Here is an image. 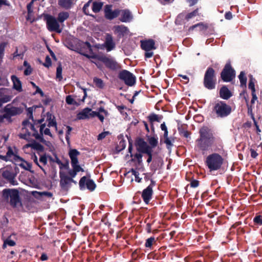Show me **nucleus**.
<instances>
[{
  "instance_id": "6e6552de",
  "label": "nucleus",
  "mask_w": 262,
  "mask_h": 262,
  "mask_svg": "<svg viewBox=\"0 0 262 262\" xmlns=\"http://www.w3.org/2000/svg\"><path fill=\"white\" fill-rule=\"evenodd\" d=\"M141 48L145 51L144 57L145 58H150L154 56L152 50H156L155 41L152 39L141 40Z\"/></svg>"
},
{
  "instance_id": "58836bf2",
  "label": "nucleus",
  "mask_w": 262,
  "mask_h": 262,
  "mask_svg": "<svg viewBox=\"0 0 262 262\" xmlns=\"http://www.w3.org/2000/svg\"><path fill=\"white\" fill-rule=\"evenodd\" d=\"M7 245L11 247L14 246L16 245V243L14 241L11 239L10 237H8L4 241L2 246L3 249H5L7 247Z\"/></svg>"
},
{
  "instance_id": "e2e57ef3",
  "label": "nucleus",
  "mask_w": 262,
  "mask_h": 262,
  "mask_svg": "<svg viewBox=\"0 0 262 262\" xmlns=\"http://www.w3.org/2000/svg\"><path fill=\"white\" fill-rule=\"evenodd\" d=\"M48 126L49 127L53 126L57 128V122L56 120L55 119H53L52 120L48 121Z\"/></svg>"
},
{
  "instance_id": "5701e85b",
  "label": "nucleus",
  "mask_w": 262,
  "mask_h": 262,
  "mask_svg": "<svg viewBox=\"0 0 262 262\" xmlns=\"http://www.w3.org/2000/svg\"><path fill=\"white\" fill-rule=\"evenodd\" d=\"M58 5L66 10L71 9L74 5V0H58Z\"/></svg>"
},
{
  "instance_id": "bb28decb",
  "label": "nucleus",
  "mask_w": 262,
  "mask_h": 262,
  "mask_svg": "<svg viewBox=\"0 0 262 262\" xmlns=\"http://www.w3.org/2000/svg\"><path fill=\"white\" fill-rule=\"evenodd\" d=\"M157 240L158 238H155L154 236H151L150 237L146 239L145 247L149 248L150 250H152L154 249V246L157 245Z\"/></svg>"
},
{
  "instance_id": "0e129e2a",
  "label": "nucleus",
  "mask_w": 262,
  "mask_h": 262,
  "mask_svg": "<svg viewBox=\"0 0 262 262\" xmlns=\"http://www.w3.org/2000/svg\"><path fill=\"white\" fill-rule=\"evenodd\" d=\"M33 3V2H30L27 6V11L28 14H31L33 12L32 6Z\"/></svg>"
},
{
  "instance_id": "de8ad7c7",
  "label": "nucleus",
  "mask_w": 262,
  "mask_h": 262,
  "mask_svg": "<svg viewBox=\"0 0 262 262\" xmlns=\"http://www.w3.org/2000/svg\"><path fill=\"white\" fill-rule=\"evenodd\" d=\"M178 130L179 132V134L181 135L184 137L186 138H190V132L188 131L187 130H185L183 128H178Z\"/></svg>"
},
{
  "instance_id": "2f4dec72",
  "label": "nucleus",
  "mask_w": 262,
  "mask_h": 262,
  "mask_svg": "<svg viewBox=\"0 0 262 262\" xmlns=\"http://www.w3.org/2000/svg\"><path fill=\"white\" fill-rule=\"evenodd\" d=\"M103 3L102 2L95 1L93 2L92 9L93 11L95 13H98L102 9Z\"/></svg>"
},
{
  "instance_id": "c9c22d12",
  "label": "nucleus",
  "mask_w": 262,
  "mask_h": 262,
  "mask_svg": "<svg viewBox=\"0 0 262 262\" xmlns=\"http://www.w3.org/2000/svg\"><path fill=\"white\" fill-rule=\"evenodd\" d=\"M6 156L9 160H10V158L12 157V156H14V159L15 160L17 159L23 160V158L14 154V152L11 147H8V151L6 153Z\"/></svg>"
},
{
  "instance_id": "473e14b6",
  "label": "nucleus",
  "mask_w": 262,
  "mask_h": 262,
  "mask_svg": "<svg viewBox=\"0 0 262 262\" xmlns=\"http://www.w3.org/2000/svg\"><path fill=\"white\" fill-rule=\"evenodd\" d=\"M147 141L149 144V146L151 147V149H152L153 148L156 147L158 144V138L156 136L150 137L147 136Z\"/></svg>"
},
{
  "instance_id": "a211bd4d",
  "label": "nucleus",
  "mask_w": 262,
  "mask_h": 262,
  "mask_svg": "<svg viewBox=\"0 0 262 262\" xmlns=\"http://www.w3.org/2000/svg\"><path fill=\"white\" fill-rule=\"evenodd\" d=\"M102 46L105 48L107 52L113 50L115 48V43L111 34H106L105 41Z\"/></svg>"
},
{
  "instance_id": "13d9d810",
  "label": "nucleus",
  "mask_w": 262,
  "mask_h": 262,
  "mask_svg": "<svg viewBox=\"0 0 262 262\" xmlns=\"http://www.w3.org/2000/svg\"><path fill=\"white\" fill-rule=\"evenodd\" d=\"M110 133L109 132H103L99 134L97 137L98 140H102L106 137V136L109 135Z\"/></svg>"
},
{
  "instance_id": "0eeeda50",
  "label": "nucleus",
  "mask_w": 262,
  "mask_h": 262,
  "mask_svg": "<svg viewBox=\"0 0 262 262\" xmlns=\"http://www.w3.org/2000/svg\"><path fill=\"white\" fill-rule=\"evenodd\" d=\"M135 145L139 152L145 154L148 156L147 162L148 163L151 162L152 159V149H151V147L147 143L143 138L139 137L136 139Z\"/></svg>"
},
{
  "instance_id": "f257e3e1",
  "label": "nucleus",
  "mask_w": 262,
  "mask_h": 262,
  "mask_svg": "<svg viewBox=\"0 0 262 262\" xmlns=\"http://www.w3.org/2000/svg\"><path fill=\"white\" fill-rule=\"evenodd\" d=\"M199 138L196 140V147L203 153L214 146H222V142L220 138L216 137L212 130L207 126L200 128Z\"/></svg>"
},
{
  "instance_id": "4c0bfd02",
  "label": "nucleus",
  "mask_w": 262,
  "mask_h": 262,
  "mask_svg": "<svg viewBox=\"0 0 262 262\" xmlns=\"http://www.w3.org/2000/svg\"><path fill=\"white\" fill-rule=\"evenodd\" d=\"M93 82L95 84L96 86L99 89H103L104 86V83L103 81L97 77H94L93 78Z\"/></svg>"
},
{
  "instance_id": "f03ea898",
  "label": "nucleus",
  "mask_w": 262,
  "mask_h": 262,
  "mask_svg": "<svg viewBox=\"0 0 262 262\" xmlns=\"http://www.w3.org/2000/svg\"><path fill=\"white\" fill-rule=\"evenodd\" d=\"M3 198L9 203L10 205L13 208L23 207L21 199L19 192L16 189L6 188L2 191Z\"/></svg>"
},
{
  "instance_id": "69168bd1",
  "label": "nucleus",
  "mask_w": 262,
  "mask_h": 262,
  "mask_svg": "<svg viewBox=\"0 0 262 262\" xmlns=\"http://www.w3.org/2000/svg\"><path fill=\"white\" fill-rule=\"evenodd\" d=\"M116 107L121 114H123L124 110L126 108V107L124 105H116Z\"/></svg>"
},
{
  "instance_id": "680f3d73",
  "label": "nucleus",
  "mask_w": 262,
  "mask_h": 262,
  "mask_svg": "<svg viewBox=\"0 0 262 262\" xmlns=\"http://www.w3.org/2000/svg\"><path fill=\"white\" fill-rule=\"evenodd\" d=\"M33 161H34V163L43 171V172L45 174H46V172L45 169L41 165H39V164L38 162L37 157L36 155H34Z\"/></svg>"
},
{
  "instance_id": "5fc2aeb1",
  "label": "nucleus",
  "mask_w": 262,
  "mask_h": 262,
  "mask_svg": "<svg viewBox=\"0 0 262 262\" xmlns=\"http://www.w3.org/2000/svg\"><path fill=\"white\" fill-rule=\"evenodd\" d=\"M5 46L6 43L5 42H2L0 44V60L3 57Z\"/></svg>"
},
{
  "instance_id": "ddd939ff",
  "label": "nucleus",
  "mask_w": 262,
  "mask_h": 262,
  "mask_svg": "<svg viewBox=\"0 0 262 262\" xmlns=\"http://www.w3.org/2000/svg\"><path fill=\"white\" fill-rule=\"evenodd\" d=\"M156 185V182L152 179L150 180V184L143 190L141 197L146 204H148L151 200L153 195V187Z\"/></svg>"
},
{
  "instance_id": "c85d7f7f",
  "label": "nucleus",
  "mask_w": 262,
  "mask_h": 262,
  "mask_svg": "<svg viewBox=\"0 0 262 262\" xmlns=\"http://www.w3.org/2000/svg\"><path fill=\"white\" fill-rule=\"evenodd\" d=\"M73 169L69 171L70 178L72 179L75 178L77 173L79 171H84L83 169L80 165H72Z\"/></svg>"
},
{
  "instance_id": "1a4fd4ad",
  "label": "nucleus",
  "mask_w": 262,
  "mask_h": 262,
  "mask_svg": "<svg viewBox=\"0 0 262 262\" xmlns=\"http://www.w3.org/2000/svg\"><path fill=\"white\" fill-rule=\"evenodd\" d=\"M235 71L230 62L227 63L221 73V78L224 82L231 81L235 77Z\"/></svg>"
},
{
  "instance_id": "c756f323",
  "label": "nucleus",
  "mask_w": 262,
  "mask_h": 262,
  "mask_svg": "<svg viewBox=\"0 0 262 262\" xmlns=\"http://www.w3.org/2000/svg\"><path fill=\"white\" fill-rule=\"evenodd\" d=\"M115 31L119 35L123 36L127 33L128 31L127 27L124 25H119L114 27Z\"/></svg>"
},
{
  "instance_id": "39448f33",
  "label": "nucleus",
  "mask_w": 262,
  "mask_h": 262,
  "mask_svg": "<svg viewBox=\"0 0 262 262\" xmlns=\"http://www.w3.org/2000/svg\"><path fill=\"white\" fill-rule=\"evenodd\" d=\"M89 58L97 59L103 62L105 67L113 71H116L121 68V65L117 62L113 58L108 57L105 55H93L90 56L85 55Z\"/></svg>"
},
{
  "instance_id": "a18cd8bd",
  "label": "nucleus",
  "mask_w": 262,
  "mask_h": 262,
  "mask_svg": "<svg viewBox=\"0 0 262 262\" xmlns=\"http://www.w3.org/2000/svg\"><path fill=\"white\" fill-rule=\"evenodd\" d=\"M66 101L69 105H78L77 102L73 99L71 95H68L66 97Z\"/></svg>"
},
{
  "instance_id": "20e7f679",
  "label": "nucleus",
  "mask_w": 262,
  "mask_h": 262,
  "mask_svg": "<svg viewBox=\"0 0 262 262\" xmlns=\"http://www.w3.org/2000/svg\"><path fill=\"white\" fill-rule=\"evenodd\" d=\"M232 112V107L224 101L218 100L213 104L212 114L216 118L223 119Z\"/></svg>"
},
{
  "instance_id": "49530a36",
  "label": "nucleus",
  "mask_w": 262,
  "mask_h": 262,
  "mask_svg": "<svg viewBox=\"0 0 262 262\" xmlns=\"http://www.w3.org/2000/svg\"><path fill=\"white\" fill-rule=\"evenodd\" d=\"M31 84L34 88L36 89V91L35 92L34 94H39L40 96L42 97L44 96V93L43 91L39 86L36 85L34 82H31Z\"/></svg>"
},
{
  "instance_id": "aec40b11",
  "label": "nucleus",
  "mask_w": 262,
  "mask_h": 262,
  "mask_svg": "<svg viewBox=\"0 0 262 262\" xmlns=\"http://www.w3.org/2000/svg\"><path fill=\"white\" fill-rule=\"evenodd\" d=\"M80 154V152L76 149H71L69 150V155L71 160L72 165H79L78 164V156Z\"/></svg>"
},
{
  "instance_id": "cd10ccee",
  "label": "nucleus",
  "mask_w": 262,
  "mask_h": 262,
  "mask_svg": "<svg viewBox=\"0 0 262 262\" xmlns=\"http://www.w3.org/2000/svg\"><path fill=\"white\" fill-rule=\"evenodd\" d=\"M26 146L31 147L32 149H35L39 152H43L44 151V147L43 145L34 140H33L32 143L27 144Z\"/></svg>"
},
{
  "instance_id": "2eb2a0df",
  "label": "nucleus",
  "mask_w": 262,
  "mask_h": 262,
  "mask_svg": "<svg viewBox=\"0 0 262 262\" xmlns=\"http://www.w3.org/2000/svg\"><path fill=\"white\" fill-rule=\"evenodd\" d=\"M79 185L80 190H83L86 188L91 191L94 190L96 187L94 181L93 180L87 179L86 176H83L80 179Z\"/></svg>"
},
{
  "instance_id": "b1692460",
  "label": "nucleus",
  "mask_w": 262,
  "mask_h": 262,
  "mask_svg": "<svg viewBox=\"0 0 262 262\" xmlns=\"http://www.w3.org/2000/svg\"><path fill=\"white\" fill-rule=\"evenodd\" d=\"M11 80L13 82V88L17 91L20 92L23 91L21 82L19 78L15 75H12L11 77Z\"/></svg>"
},
{
  "instance_id": "774afa93",
  "label": "nucleus",
  "mask_w": 262,
  "mask_h": 262,
  "mask_svg": "<svg viewBox=\"0 0 262 262\" xmlns=\"http://www.w3.org/2000/svg\"><path fill=\"white\" fill-rule=\"evenodd\" d=\"M31 123L28 120H24L22 122V125L23 126L22 130L26 128L27 126H29Z\"/></svg>"
},
{
  "instance_id": "f8f14e48",
  "label": "nucleus",
  "mask_w": 262,
  "mask_h": 262,
  "mask_svg": "<svg viewBox=\"0 0 262 262\" xmlns=\"http://www.w3.org/2000/svg\"><path fill=\"white\" fill-rule=\"evenodd\" d=\"M118 78L128 86H132L136 83V77L129 71L123 70L118 74Z\"/></svg>"
},
{
  "instance_id": "ea45409f",
  "label": "nucleus",
  "mask_w": 262,
  "mask_h": 262,
  "mask_svg": "<svg viewBox=\"0 0 262 262\" xmlns=\"http://www.w3.org/2000/svg\"><path fill=\"white\" fill-rule=\"evenodd\" d=\"M23 162L19 164V166L25 170L31 171V169L32 168V164L25 161L23 159V160H20Z\"/></svg>"
},
{
  "instance_id": "7c9ffc66",
  "label": "nucleus",
  "mask_w": 262,
  "mask_h": 262,
  "mask_svg": "<svg viewBox=\"0 0 262 262\" xmlns=\"http://www.w3.org/2000/svg\"><path fill=\"white\" fill-rule=\"evenodd\" d=\"M43 129H41V128H39L40 133L38 134L37 130L35 133H33L32 134V136L34 137L36 140H38L40 142L42 143H46L47 141L45 140L43 138Z\"/></svg>"
},
{
  "instance_id": "338daca9",
  "label": "nucleus",
  "mask_w": 262,
  "mask_h": 262,
  "mask_svg": "<svg viewBox=\"0 0 262 262\" xmlns=\"http://www.w3.org/2000/svg\"><path fill=\"white\" fill-rule=\"evenodd\" d=\"M24 75L28 76L31 74L32 73V68L30 66H29L24 71Z\"/></svg>"
},
{
  "instance_id": "7ed1b4c3",
  "label": "nucleus",
  "mask_w": 262,
  "mask_h": 262,
  "mask_svg": "<svg viewBox=\"0 0 262 262\" xmlns=\"http://www.w3.org/2000/svg\"><path fill=\"white\" fill-rule=\"evenodd\" d=\"M224 158L221 155L213 152L207 156L204 163L209 171L212 172L220 170L224 163Z\"/></svg>"
},
{
  "instance_id": "6e6d98bb",
  "label": "nucleus",
  "mask_w": 262,
  "mask_h": 262,
  "mask_svg": "<svg viewBox=\"0 0 262 262\" xmlns=\"http://www.w3.org/2000/svg\"><path fill=\"white\" fill-rule=\"evenodd\" d=\"M48 159V156L46 154L42 155L39 158V162L42 163L44 165L47 164V159Z\"/></svg>"
},
{
  "instance_id": "a878e982",
  "label": "nucleus",
  "mask_w": 262,
  "mask_h": 262,
  "mask_svg": "<svg viewBox=\"0 0 262 262\" xmlns=\"http://www.w3.org/2000/svg\"><path fill=\"white\" fill-rule=\"evenodd\" d=\"M149 121L152 124L154 122H160L161 120L163 118V116L162 115H158L154 113L151 114L148 117ZM151 130L153 132H155V128L153 126V124L151 125Z\"/></svg>"
},
{
  "instance_id": "3c124183",
  "label": "nucleus",
  "mask_w": 262,
  "mask_h": 262,
  "mask_svg": "<svg viewBox=\"0 0 262 262\" xmlns=\"http://www.w3.org/2000/svg\"><path fill=\"white\" fill-rule=\"evenodd\" d=\"M33 107H30L27 109V116H28L29 118L31 119L32 121H34L33 116Z\"/></svg>"
},
{
  "instance_id": "f3484780",
  "label": "nucleus",
  "mask_w": 262,
  "mask_h": 262,
  "mask_svg": "<svg viewBox=\"0 0 262 262\" xmlns=\"http://www.w3.org/2000/svg\"><path fill=\"white\" fill-rule=\"evenodd\" d=\"M60 186L63 189L67 190L70 188L71 183L77 184V182L73 179L68 176L62 174L61 172H60Z\"/></svg>"
},
{
  "instance_id": "e433bc0d",
  "label": "nucleus",
  "mask_w": 262,
  "mask_h": 262,
  "mask_svg": "<svg viewBox=\"0 0 262 262\" xmlns=\"http://www.w3.org/2000/svg\"><path fill=\"white\" fill-rule=\"evenodd\" d=\"M238 78L240 81L241 85L246 86L247 83V77L246 76V74L244 71H241L239 75H238Z\"/></svg>"
},
{
  "instance_id": "393cba45",
  "label": "nucleus",
  "mask_w": 262,
  "mask_h": 262,
  "mask_svg": "<svg viewBox=\"0 0 262 262\" xmlns=\"http://www.w3.org/2000/svg\"><path fill=\"white\" fill-rule=\"evenodd\" d=\"M91 112V109L86 107L78 113L77 115V119L78 120H83L89 118V114Z\"/></svg>"
},
{
  "instance_id": "bf43d9fd",
  "label": "nucleus",
  "mask_w": 262,
  "mask_h": 262,
  "mask_svg": "<svg viewBox=\"0 0 262 262\" xmlns=\"http://www.w3.org/2000/svg\"><path fill=\"white\" fill-rule=\"evenodd\" d=\"M164 143L166 144L167 148H169L173 145L171 140L169 139L168 137L164 138Z\"/></svg>"
},
{
  "instance_id": "412c9836",
  "label": "nucleus",
  "mask_w": 262,
  "mask_h": 262,
  "mask_svg": "<svg viewBox=\"0 0 262 262\" xmlns=\"http://www.w3.org/2000/svg\"><path fill=\"white\" fill-rule=\"evenodd\" d=\"M219 95L223 99L228 100L232 96V93L226 85H223L220 90Z\"/></svg>"
},
{
  "instance_id": "6ab92c4d",
  "label": "nucleus",
  "mask_w": 262,
  "mask_h": 262,
  "mask_svg": "<svg viewBox=\"0 0 262 262\" xmlns=\"http://www.w3.org/2000/svg\"><path fill=\"white\" fill-rule=\"evenodd\" d=\"M128 143H129L128 148V152L130 154L131 157H134V158H132L131 161L133 162H135V160H136L137 161L139 165L141 164V163H142V158L143 156L142 155V153H141V152L136 153L134 155H133L132 153V150H133L132 141L131 140H128Z\"/></svg>"
},
{
  "instance_id": "72a5a7b5",
  "label": "nucleus",
  "mask_w": 262,
  "mask_h": 262,
  "mask_svg": "<svg viewBox=\"0 0 262 262\" xmlns=\"http://www.w3.org/2000/svg\"><path fill=\"white\" fill-rule=\"evenodd\" d=\"M70 16V14L67 11H62L58 13L57 20L59 23H62L67 20Z\"/></svg>"
},
{
  "instance_id": "a19ab883",
  "label": "nucleus",
  "mask_w": 262,
  "mask_h": 262,
  "mask_svg": "<svg viewBox=\"0 0 262 262\" xmlns=\"http://www.w3.org/2000/svg\"><path fill=\"white\" fill-rule=\"evenodd\" d=\"M56 163L59 166V168L62 169L63 168L67 169L69 167V162L67 161L66 163H62L59 158H56Z\"/></svg>"
},
{
  "instance_id": "4d7b16f0",
  "label": "nucleus",
  "mask_w": 262,
  "mask_h": 262,
  "mask_svg": "<svg viewBox=\"0 0 262 262\" xmlns=\"http://www.w3.org/2000/svg\"><path fill=\"white\" fill-rule=\"evenodd\" d=\"M11 97L8 95H5L0 98V101L2 103H6L11 100Z\"/></svg>"
},
{
  "instance_id": "9b49d317",
  "label": "nucleus",
  "mask_w": 262,
  "mask_h": 262,
  "mask_svg": "<svg viewBox=\"0 0 262 262\" xmlns=\"http://www.w3.org/2000/svg\"><path fill=\"white\" fill-rule=\"evenodd\" d=\"M45 20L46 21L47 28L49 31L55 32L58 33L61 32L62 30L60 28L58 21L53 16L46 14L45 15Z\"/></svg>"
},
{
  "instance_id": "864d4df0",
  "label": "nucleus",
  "mask_w": 262,
  "mask_h": 262,
  "mask_svg": "<svg viewBox=\"0 0 262 262\" xmlns=\"http://www.w3.org/2000/svg\"><path fill=\"white\" fill-rule=\"evenodd\" d=\"M200 182L196 180H192L189 184L187 187L190 186L192 188H196L199 186Z\"/></svg>"
},
{
  "instance_id": "37998d69",
  "label": "nucleus",
  "mask_w": 262,
  "mask_h": 262,
  "mask_svg": "<svg viewBox=\"0 0 262 262\" xmlns=\"http://www.w3.org/2000/svg\"><path fill=\"white\" fill-rule=\"evenodd\" d=\"M62 68L61 64H59L56 69V78L58 79L59 80H61L62 79Z\"/></svg>"
},
{
  "instance_id": "4468645a",
  "label": "nucleus",
  "mask_w": 262,
  "mask_h": 262,
  "mask_svg": "<svg viewBox=\"0 0 262 262\" xmlns=\"http://www.w3.org/2000/svg\"><path fill=\"white\" fill-rule=\"evenodd\" d=\"M3 178L8 181L13 185H16L15 178L16 174L14 173L13 169L11 167H5L1 169Z\"/></svg>"
},
{
  "instance_id": "052dcab7",
  "label": "nucleus",
  "mask_w": 262,
  "mask_h": 262,
  "mask_svg": "<svg viewBox=\"0 0 262 262\" xmlns=\"http://www.w3.org/2000/svg\"><path fill=\"white\" fill-rule=\"evenodd\" d=\"M118 146L120 147V149H119L120 151L124 149L126 146V142L123 139L121 140L119 143Z\"/></svg>"
},
{
  "instance_id": "79ce46f5",
  "label": "nucleus",
  "mask_w": 262,
  "mask_h": 262,
  "mask_svg": "<svg viewBox=\"0 0 262 262\" xmlns=\"http://www.w3.org/2000/svg\"><path fill=\"white\" fill-rule=\"evenodd\" d=\"M255 81V79L253 78L252 76H251L250 79H249L248 88L249 89H250L251 90V93L255 92V84H254Z\"/></svg>"
},
{
  "instance_id": "9d476101",
  "label": "nucleus",
  "mask_w": 262,
  "mask_h": 262,
  "mask_svg": "<svg viewBox=\"0 0 262 262\" xmlns=\"http://www.w3.org/2000/svg\"><path fill=\"white\" fill-rule=\"evenodd\" d=\"M23 112V110L21 107L13 106L10 104H7L4 108V117H6L9 123L12 122V117L20 115Z\"/></svg>"
},
{
  "instance_id": "4be33fe9",
  "label": "nucleus",
  "mask_w": 262,
  "mask_h": 262,
  "mask_svg": "<svg viewBox=\"0 0 262 262\" xmlns=\"http://www.w3.org/2000/svg\"><path fill=\"white\" fill-rule=\"evenodd\" d=\"M121 16L119 20L121 22H129L133 18V16L130 11L128 9L121 10Z\"/></svg>"
},
{
  "instance_id": "dca6fc26",
  "label": "nucleus",
  "mask_w": 262,
  "mask_h": 262,
  "mask_svg": "<svg viewBox=\"0 0 262 262\" xmlns=\"http://www.w3.org/2000/svg\"><path fill=\"white\" fill-rule=\"evenodd\" d=\"M112 5H106L104 9V17L108 20H113L117 17L121 13V10L116 9L112 10Z\"/></svg>"
},
{
  "instance_id": "603ef678",
  "label": "nucleus",
  "mask_w": 262,
  "mask_h": 262,
  "mask_svg": "<svg viewBox=\"0 0 262 262\" xmlns=\"http://www.w3.org/2000/svg\"><path fill=\"white\" fill-rule=\"evenodd\" d=\"M52 64V61L50 57L47 55L46 57L45 62L43 63V65L47 68H49Z\"/></svg>"
},
{
  "instance_id": "8fccbe9b",
  "label": "nucleus",
  "mask_w": 262,
  "mask_h": 262,
  "mask_svg": "<svg viewBox=\"0 0 262 262\" xmlns=\"http://www.w3.org/2000/svg\"><path fill=\"white\" fill-rule=\"evenodd\" d=\"M130 172L132 173V174L134 175L135 177V181L138 183H140L141 182L142 179L140 178L139 176V173L134 168H132L130 169Z\"/></svg>"
},
{
  "instance_id": "f704fd0d",
  "label": "nucleus",
  "mask_w": 262,
  "mask_h": 262,
  "mask_svg": "<svg viewBox=\"0 0 262 262\" xmlns=\"http://www.w3.org/2000/svg\"><path fill=\"white\" fill-rule=\"evenodd\" d=\"M199 27L200 28V29L201 31H203V30H205L206 29H207V28H208V26L207 24H204L202 22H201V23H199L198 24H196L194 25H193L192 26H191L189 28V31H192L196 27Z\"/></svg>"
},
{
  "instance_id": "423d86ee",
  "label": "nucleus",
  "mask_w": 262,
  "mask_h": 262,
  "mask_svg": "<svg viewBox=\"0 0 262 262\" xmlns=\"http://www.w3.org/2000/svg\"><path fill=\"white\" fill-rule=\"evenodd\" d=\"M203 84L205 88L212 90L215 88L216 78L215 72L212 67H208L204 74Z\"/></svg>"
},
{
  "instance_id": "c03bdc74",
  "label": "nucleus",
  "mask_w": 262,
  "mask_h": 262,
  "mask_svg": "<svg viewBox=\"0 0 262 262\" xmlns=\"http://www.w3.org/2000/svg\"><path fill=\"white\" fill-rule=\"evenodd\" d=\"M198 10L199 9L197 8L192 12L186 15V16H185V19L188 21L190 18L196 16L198 14Z\"/></svg>"
},
{
  "instance_id": "09e8293b",
  "label": "nucleus",
  "mask_w": 262,
  "mask_h": 262,
  "mask_svg": "<svg viewBox=\"0 0 262 262\" xmlns=\"http://www.w3.org/2000/svg\"><path fill=\"white\" fill-rule=\"evenodd\" d=\"M253 222L255 225L258 226L262 225V215H256L253 219Z\"/></svg>"
}]
</instances>
